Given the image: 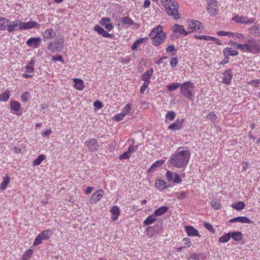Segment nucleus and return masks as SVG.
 Instances as JSON below:
<instances>
[{
  "mask_svg": "<svg viewBox=\"0 0 260 260\" xmlns=\"http://www.w3.org/2000/svg\"><path fill=\"white\" fill-rule=\"evenodd\" d=\"M207 10L211 16H215L218 11L217 3L211 5V6H207Z\"/></svg>",
  "mask_w": 260,
  "mask_h": 260,
  "instance_id": "obj_25",
  "label": "nucleus"
},
{
  "mask_svg": "<svg viewBox=\"0 0 260 260\" xmlns=\"http://www.w3.org/2000/svg\"><path fill=\"white\" fill-rule=\"evenodd\" d=\"M204 225L206 229H207L212 233L214 234L215 232V230L211 224L208 222H205Z\"/></svg>",
  "mask_w": 260,
  "mask_h": 260,
  "instance_id": "obj_51",
  "label": "nucleus"
},
{
  "mask_svg": "<svg viewBox=\"0 0 260 260\" xmlns=\"http://www.w3.org/2000/svg\"><path fill=\"white\" fill-rule=\"evenodd\" d=\"M165 163V160L160 159L153 163L148 170L149 172H153L157 168L160 167Z\"/></svg>",
  "mask_w": 260,
  "mask_h": 260,
  "instance_id": "obj_30",
  "label": "nucleus"
},
{
  "mask_svg": "<svg viewBox=\"0 0 260 260\" xmlns=\"http://www.w3.org/2000/svg\"><path fill=\"white\" fill-rule=\"evenodd\" d=\"M245 204L242 201H239L236 203L233 204L231 207L237 210H241L244 208Z\"/></svg>",
  "mask_w": 260,
  "mask_h": 260,
  "instance_id": "obj_35",
  "label": "nucleus"
},
{
  "mask_svg": "<svg viewBox=\"0 0 260 260\" xmlns=\"http://www.w3.org/2000/svg\"><path fill=\"white\" fill-rule=\"evenodd\" d=\"M166 52L167 53H171L173 51H176V49L175 48V46L173 45H170L166 48Z\"/></svg>",
  "mask_w": 260,
  "mask_h": 260,
  "instance_id": "obj_64",
  "label": "nucleus"
},
{
  "mask_svg": "<svg viewBox=\"0 0 260 260\" xmlns=\"http://www.w3.org/2000/svg\"><path fill=\"white\" fill-rule=\"evenodd\" d=\"M53 235V231L51 229L43 230L35 239L33 245L38 246L40 244L43 240H48Z\"/></svg>",
  "mask_w": 260,
  "mask_h": 260,
  "instance_id": "obj_7",
  "label": "nucleus"
},
{
  "mask_svg": "<svg viewBox=\"0 0 260 260\" xmlns=\"http://www.w3.org/2000/svg\"><path fill=\"white\" fill-rule=\"evenodd\" d=\"M231 37L233 39H238L240 40H244L245 38V36L240 32H232V35H231Z\"/></svg>",
  "mask_w": 260,
  "mask_h": 260,
  "instance_id": "obj_42",
  "label": "nucleus"
},
{
  "mask_svg": "<svg viewBox=\"0 0 260 260\" xmlns=\"http://www.w3.org/2000/svg\"><path fill=\"white\" fill-rule=\"evenodd\" d=\"M231 238V234L230 232H229L220 237L218 239V241L220 243H224L229 242Z\"/></svg>",
  "mask_w": 260,
  "mask_h": 260,
  "instance_id": "obj_36",
  "label": "nucleus"
},
{
  "mask_svg": "<svg viewBox=\"0 0 260 260\" xmlns=\"http://www.w3.org/2000/svg\"><path fill=\"white\" fill-rule=\"evenodd\" d=\"M11 180L10 177L8 175H6L3 178V181L1 182L0 185V190L3 191L5 190L9 184Z\"/></svg>",
  "mask_w": 260,
  "mask_h": 260,
  "instance_id": "obj_28",
  "label": "nucleus"
},
{
  "mask_svg": "<svg viewBox=\"0 0 260 260\" xmlns=\"http://www.w3.org/2000/svg\"><path fill=\"white\" fill-rule=\"evenodd\" d=\"M93 29L99 35H102L103 37L105 38H112L113 37L112 34H109L106 30H105L103 27H102L99 25H96L93 27Z\"/></svg>",
  "mask_w": 260,
  "mask_h": 260,
  "instance_id": "obj_22",
  "label": "nucleus"
},
{
  "mask_svg": "<svg viewBox=\"0 0 260 260\" xmlns=\"http://www.w3.org/2000/svg\"><path fill=\"white\" fill-rule=\"evenodd\" d=\"M100 23L102 25L104 26L105 28L109 31L113 28V26L110 22V19L109 18H103L100 21Z\"/></svg>",
  "mask_w": 260,
  "mask_h": 260,
  "instance_id": "obj_23",
  "label": "nucleus"
},
{
  "mask_svg": "<svg viewBox=\"0 0 260 260\" xmlns=\"http://www.w3.org/2000/svg\"><path fill=\"white\" fill-rule=\"evenodd\" d=\"M148 38L147 37L142 38L136 40L132 45L131 48L132 50L137 49L138 46L140 45V44L143 43L144 41L147 40Z\"/></svg>",
  "mask_w": 260,
  "mask_h": 260,
  "instance_id": "obj_39",
  "label": "nucleus"
},
{
  "mask_svg": "<svg viewBox=\"0 0 260 260\" xmlns=\"http://www.w3.org/2000/svg\"><path fill=\"white\" fill-rule=\"evenodd\" d=\"M110 212L111 213L112 220L116 221L120 214V208L118 206L115 205L111 208Z\"/></svg>",
  "mask_w": 260,
  "mask_h": 260,
  "instance_id": "obj_19",
  "label": "nucleus"
},
{
  "mask_svg": "<svg viewBox=\"0 0 260 260\" xmlns=\"http://www.w3.org/2000/svg\"><path fill=\"white\" fill-rule=\"evenodd\" d=\"M248 84L251 85L253 87L256 88L258 87L260 84V80H253L250 82H248Z\"/></svg>",
  "mask_w": 260,
  "mask_h": 260,
  "instance_id": "obj_53",
  "label": "nucleus"
},
{
  "mask_svg": "<svg viewBox=\"0 0 260 260\" xmlns=\"http://www.w3.org/2000/svg\"><path fill=\"white\" fill-rule=\"evenodd\" d=\"M222 77V82L226 85H230L233 78L231 69H226L223 73Z\"/></svg>",
  "mask_w": 260,
  "mask_h": 260,
  "instance_id": "obj_14",
  "label": "nucleus"
},
{
  "mask_svg": "<svg viewBox=\"0 0 260 260\" xmlns=\"http://www.w3.org/2000/svg\"><path fill=\"white\" fill-rule=\"evenodd\" d=\"M155 186L159 190H162L168 187L165 181L162 179L156 180Z\"/></svg>",
  "mask_w": 260,
  "mask_h": 260,
  "instance_id": "obj_29",
  "label": "nucleus"
},
{
  "mask_svg": "<svg viewBox=\"0 0 260 260\" xmlns=\"http://www.w3.org/2000/svg\"><path fill=\"white\" fill-rule=\"evenodd\" d=\"M174 176V173L171 172L170 171H167L166 174V177L169 182L172 181L173 180V177Z\"/></svg>",
  "mask_w": 260,
  "mask_h": 260,
  "instance_id": "obj_52",
  "label": "nucleus"
},
{
  "mask_svg": "<svg viewBox=\"0 0 260 260\" xmlns=\"http://www.w3.org/2000/svg\"><path fill=\"white\" fill-rule=\"evenodd\" d=\"M233 20L237 23L241 24H250L253 23L255 21V19L253 18H248L243 16H236Z\"/></svg>",
  "mask_w": 260,
  "mask_h": 260,
  "instance_id": "obj_10",
  "label": "nucleus"
},
{
  "mask_svg": "<svg viewBox=\"0 0 260 260\" xmlns=\"http://www.w3.org/2000/svg\"><path fill=\"white\" fill-rule=\"evenodd\" d=\"M194 37L195 39H199V40H204L206 41H218V39L213 37H211V36H209L196 35V36H194ZM216 43L218 45L221 44V43H219L218 42H216Z\"/></svg>",
  "mask_w": 260,
  "mask_h": 260,
  "instance_id": "obj_26",
  "label": "nucleus"
},
{
  "mask_svg": "<svg viewBox=\"0 0 260 260\" xmlns=\"http://www.w3.org/2000/svg\"><path fill=\"white\" fill-rule=\"evenodd\" d=\"M194 88L195 86L193 83L190 81L185 82L180 85V93L189 100L193 101L194 99L193 94Z\"/></svg>",
  "mask_w": 260,
  "mask_h": 260,
  "instance_id": "obj_5",
  "label": "nucleus"
},
{
  "mask_svg": "<svg viewBox=\"0 0 260 260\" xmlns=\"http://www.w3.org/2000/svg\"><path fill=\"white\" fill-rule=\"evenodd\" d=\"M178 59L176 57L172 58L170 60V65L173 68L176 67L177 66V65L178 64Z\"/></svg>",
  "mask_w": 260,
  "mask_h": 260,
  "instance_id": "obj_61",
  "label": "nucleus"
},
{
  "mask_svg": "<svg viewBox=\"0 0 260 260\" xmlns=\"http://www.w3.org/2000/svg\"><path fill=\"white\" fill-rule=\"evenodd\" d=\"M153 70L150 69L149 70L146 71L142 75V79L145 82H148L150 83V80L153 74Z\"/></svg>",
  "mask_w": 260,
  "mask_h": 260,
  "instance_id": "obj_27",
  "label": "nucleus"
},
{
  "mask_svg": "<svg viewBox=\"0 0 260 260\" xmlns=\"http://www.w3.org/2000/svg\"><path fill=\"white\" fill-rule=\"evenodd\" d=\"M149 37L152 40L153 44L158 46L166 40L167 36L166 32L162 30V26L159 25L153 29Z\"/></svg>",
  "mask_w": 260,
  "mask_h": 260,
  "instance_id": "obj_4",
  "label": "nucleus"
},
{
  "mask_svg": "<svg viewBox=\"0 0 260 260\" xmlns=\"http://www.w3.org/2000/svg\"><path fill=\"white\" fill-rule=\"evenodd\" d=\"M10 96V91L7 90L0 94V101L6 102L9 99Z\"/></svg>",
  "mask_w": 260,
  "mask_h": 260,
  "instance_id": "obj_41",
  "label": "nucleus"
},
{
  "mask_svg": "<svg viewBox=\"0 0 260 260\" xmlns=\"http://www.w3.org/2000/svg\"><path fill=\"white\" fill-rule=\"evenodd\" d=\"M191 153L188 150H183L177 152L170 157L168 166L177 168H183L187 166L190 159Z\"/></svg>",
  "mask_w": 260,
  "mask_h": 260,
  "instance_id": "obj_1",
  "label": "nucleus"
},
{
  "mask_svg": "<svg viewBox=\"0 0 260 260\" xmlns=\"http://www.w3.org/2000/svg\"><path fill=\"white\" fill-rule=\"evenodd\" d=\"M29 98L30 95L29 93L28 92H25L22 94L21 99L23 102H26L29 100Z\"/></svg>",
  "mask_w": 260,
  "mask_h": 260,
  "instance_id": "obj_54",
  "label": "nucleus"
},
{
  "mask_svg": "<svg viewBox=\"0 0 260 260\" xmlns=\"http://www.w3.org/2000/svg\"><path fill=\"white\" fill-rule=\"evenodd\" d=\"M175 195L177 199L179 200H183L187 197V193L184 191L176 192Z\"/></svg>",
  "mask_w": 260,
  "mask_h": 260,
  "instance_id": "obj_44",
  "label": "nucleus"
},
{
  "mask_svg": "<svg viewBox=\"0 0 260 260\" xmlns=\"http://www.w3.org/2000/svg\"><path fill=\"white\" fill-rule=\"evenodd\" d=\"M15 28L18 27L20 30L30 29L34 28L38 29L40 27V24L36 21L29 20L26 22H23L19 19L14 20Z\"/></svg>",
  "mask_w": 260,
  "mask_h": 260,
  "instance_id": "obj_6",
  "label": "nucleus"
},
{
  "mask_svg": "<svg viewBox=\"0 0 260 260\" xmlns=\"http://www.w3.org/2000/svg\"><path fill=\"white\" fill-rule=\"evenodd\" d=\"M131 156V154H129L127 151L123 153V154H122L121 155H120L119 156V158L120 160H123V159H129Z\"/></svg>",
  "mask_w": 260,
  "mask_h": 260,
  "instance_id": "obj_59",
  "label": "nucleus"
},
{
  "mask_svg": "<svg viewBox=\"0 0 260 260\" xmlns=\"http://www.w3.org/2000/svg\"><path fill=\"white\" fill-rule=\"evenodd\" d=\"M207 117L210 119L212 122L215 123L216 122L217 116L213 112L209 113L207 115Z\"/></svg>",
  "mask_w": 260,
  "mask_h": 260,
  "instance_id": "obj_47",
  "label": "nucleus"
},
{
  "mask_svg": "<svg viewBox=\"0 0 260 260\" xmlns=\"http://www.w3.org/2000/svg\"><path fill=\"white\" fill-rule=\"evenodd\" d=\"M168 207L161 206L154 211V214L156 216H159L164 214L166 212L168 211Z\"/></svg>",
  "mask_w": 260,
  "mask_h": 260,
  "instance_id": "obj_33",
  "label": "nucleus"
},
{
  "mask_svg": "<svg viewBox=\"0 0 260 260\" xmlns=\"http://www.w3.org/2000/svg\"><path fill=\"white\" fill-rule=\"evenodd\" d=\"M41 39L40 37L30 38L26 41V45L30 47L37 48L40 43Z\"/></svg>",
  "mask_w": 260,
  "mask_h": 260,
  "instance_id": "obj_21",
  "label": "nucleus"
},
{
  "mask_svg": "<svg viewBox=\"0 0 260 260\" xmlns=\"http://www.w3.org/2000/svg\"><path fill=\"white\" fill-rule=\"evenodd\" d=\"M104 194L103 190L100 189L95 191L91 196L90 201L91 203H96L100 201Z\"/></svg>",
  "mask_w": 260,
  "mask_h": 260,
  "instance_id": "obj_17",
  "label": "nucleus"
},
{
  "mask_svg": "<svg viewBox=\"0 0 260 260\" xmlns=\"http://www.w3.org/2000/svg\"><path fill=\"white\" fill-rule=\"evenodd\" d=\"M217 35L219 36H229L231 37L232 32L225 31H219L217 32Z\"/></svg>",
  "mask_w": 260,
  "mask_h": 260,
  "instance_id": "obj_60",
  "label": "nucleus"
},
{
  "mask_svg": "<svg viewBox=\"0 0 260 260\" xmlns=\"http://www.w3.org/2000/svg\"><path fill=\"white\" fill-rule=\"evenodd\" d=\"M183 242L184 244L188 248L191 246V244H192L190 239L188 238H183Z\"/></svg>",
  "mask_w": 260,
  "mask_h": 260,
  "instance_id": "obj_62",
  "label": "nucleus"
},
{
  "mask_svg": "<svg viewBox=\"0 0 260 260\" xmlns=\"http://www.w3.org/2000/svg\"><path fill=\"white\" fill-rule=\"evenodd\" d=\"M10 110L13 111V113H15L18 115H20L21 114H17V112L21 109V105L19 102L15 100H11L10 102Z\"/></svg>",
  "mask_w": 260,
  "mask_h": 260,
  "instance_id": "obj_20",
  "label": "nucleus"
},
{
  "mask_svg": "<svg viewBox=\"0 0 260 260\" xmlns=\"http://www.w3.org/2000/svg\"><path fill=\"white\" fill-rule=\"evenodd\" d=\"M223 54L225 56L228 57L229 56H236L238 54V52L237 50L233 49L231 48L226 47L223 50Z\"/></svg>",
  "mask_w": 260,
  "mask_h": 260,
  "instance_id": "obj_31",
  "label": "nucleus"
},
{
  "mask_svg": "<svg viewBox=\"0 0 260 260\" xmlns=\"http://www.w3.org/2000/svg\"><path fill=\"white\" fill-rule=\"evenodd\" d=\"M250 29L252 31H254V34L255 35L260 36V28L258 25L255 24H254L251 27Z\"/></svg>",
  "mask_w": 260,
  "mask_h": 260,
  "instance_id": "obj_50",
  "label": "nucleus"
},
{
  "mask_svg": "<svg viewBox=\"0 0 260 260\" xmlns=\"http://www.w3.org/2000/svg\"><path fill=\"white\" fill-rule=\"evenodd\" d=\"M14 21L11 22L7 18L0 16V30H7L9 32H12L15 29Z\"/></svg>",
  "mask_w": 260,
  "mask_h": 260,
  "instance_id": "obj_8",
  "label": "nucleus"
},
{
  "mask_svg": "<svg viewBox=\"0 0 260 260\" xmlns=\"http://www.w3.org/2000/svg\"><path fill=\"white\" fill-rule=\"evenodd\" d=\"M184 122V119H177L176 120L168 126L169 129H171L174 131H178L182 129L183 127V123Z\"/></svg>",
  "mask_w": 260,
  "mask_h": 260,
  "instance_id": "obj_13",
  "label": "nucleus"
},
{
  "mask_svg": "<svg viewBox=\"0 0 260 260\" xmlns=\"http://www.w3.org/2000/svg\"><path fill=\"white\" fill-rule=\"evenodd\" d=\"M181 84L179 83H174L167 85V87L169 91H174L179 87H180Z\"/></svg>",
  "mask_w": 260,
  "mask_h": 260,
  "instance_id": "obj_45",
  "label": "nucleus"
},
{
  "mask_svg": "<svg viewBox=\"0 0 260 260\" xmlns=\"http://www.w3.org/2000/svg\"><path fill=\"white\" fill-rule=\"evenodd\" d=\"M174 179L173 182L174 183H180L182 182V179L180 175L177 173H174Z\"/></svg>",
  "mask_w": 260,
  "mask_h": 260,
  "instance_id": "obj_55",
  "label": "nucleus"
},
{
  "mask_svg": "<svg viewBox=\"0 0 260 260\" xmlns=\"http://www.w3.org/2000/svg\"><path fill=\"white\" fill-rule=\"evenodd\" d=\"M85 144L88 148V150L92 152L98 151L99 148L98 141L94 138L87 140L85 142Z\"/></svg>",
  "mask_w": 260,
  "mask_h": 260,
  "instance_id": "obj_11",
  "label": "nucleus"
},
{
  "mask_svg": "<svg viewBox=\"0 0 260 260\" xmlns=\"http://www.w3.org/2000/svg\"><path fill=\"white\" fill-rule=\"evenodd\" d=\"M231 237L236 241H240L243 238V234L241 232H230Z\"/></svg>",
  "mask_w": 260,
  "mask_h": 260,
  "instance_id": "obj_32",
  "label": "nucleus"
},
{
  "mask_svg": "<svg viewBox=\"0 0 260 260\" xmlns=\"http://www.w3.org/2000/svg\"><path fill=\"white\" fill-rule=\"evenodd\" d=\"M125 117L124 114L121 112L120 113L116 114L113 118V119L117 121H120L122 120Z\"/></svg>",
  "mask_w": 260,
  "mask_h": 260,
  "instance_id": "obj_58",
  "label": "nucleus"
},
{
  "mask_svg": "<svg viewBox=\"0 0 260 260\" xmlns=\"http://www.w3.org/2000/svg\"><path fill=\"white\" fill-rule=\"evenodd\" d=\"M138 148V145H131L128 148V150L127 151V152L129 153V154H131V155H132V153L136 151Z\"/></svg>",
  "mask_w": 260,
  "mask_h": 260,
  "instance_id": "obj_57",
  "label": "nucleus"
},
{
  "mask_svg": "<svg viewBox=\"0 0 260 260\" xmlns=\"http://www.w3.org/2000/svg\"><path fill=\"white\" fill-rule=\"evenodd\" d=\"M237 49L243 52H249L252 54L260 53V40L251 39L245 43L240 44L236 42H231Z\"/></svg>",
  "mask_w": 260,
  "mask_h": 260,
  "instance_id": "obj_2",
  "label": "nucleus"
},
{
  "mask_svg": "<svg viewBox=\"0 0 260 260\" xmlns=\"http://www.w3.org/2000/svg\"><path fill=\"white\" fill-rule=\"evenodd\" d=\"M64 38L62 37L54 42H50L48 44V49L52 52L58 51V48L62 49L64 46Z\"/></svg>",
  "mask_w": 260,
  "mask_h": 260,
  "instance_id": "obj_9",
  "label": "nucleus"
},
{
  "mask_svg": "<svg viewBox=\"0 0 260 260\" xmlns=\"http://www.w3.org/2000/svg\"><path fill=\"white\" fill-rule=\"evenodd\" d=\"M131 110V107L130 104H127L122 109L121 113L124 114V116H126L128 113H129Z\"/></svg>",
  "mask_w": 260,
  "mask_h": 260,
  "instance_id": "obj_48",
  "label": "nucleus"
},
{
  "mask_svg": "<svg viewBox=\"0 0 260 260\" xmlns=\"http://www.w3.org/2000/svg\"><path fill=\"white\" fill-rule=\"evenodd\" d=\"M172 30L174 32L177 33L182 37L186 36L188 35V32L185 30L183 25L177 24L173 25Z\"/></svg>",
  "mask_w": 260,
  "mask_h": 260,
  "instance_id": "obj_16",
  "label": "nucleus"
},
{
  "mask_svg": "<svg viewBox=\"0 0 260 260\" xmlns=\"http://www.w3.org/2000/svg\"><path fill=\"white\" fill-rule=\"evenodd\" d=\"M74 84L73 87L78 90H83L84 88V84L82 80L79 78H74L73 79Z\"/></svg>",
  "mask_w": 260,
  "mask_h": 260,
  "instance_id": "obj_24",
  "label": "nucleus"
},
{
  "mask_svg": "<svg viewBox=\"0 0 260 260\" xmlns=\"http://www.w3.org/2000/svg\"><path fill=\"white\" fill-rule=\"evenodd\" d=\"M149 85V83L148 82H144V83L143 84V85L141 87L140 92L141 93H143L144 92V91H145L146 89L148 87Z\"/></svg>",
  "mask_w": 260,
  "mask_h": 260,
  "instance_id": "obj_63",
  "label": "nucleus"
},
{
  "mask_svg": "<svg viewBox=\"0 0 260 260\" xmlns=\"http://www.w3.org/2000/svg\"><path fill=\"white\" fill-rule=\"evenodd\" d=\"M187 24L189 28L194 30L202 29L203 28V25H202L201 22L198 20L188 19L187 20Z\"/></svg>",
  "mask_w": 260,
  "mask_h": 260,
  "instance_id": "obj_15",
  "label": "nucleus"
},
{
  "mask_svg": "<svg viewBox=\"0 0 260 260\" xmlns=\"http://www.w3.org/2000/svg\"><path fill=\"white\" fill-rule=\"evenodd\" d=\"M184 228L185 232L189 237L197 236L198 237H201V236L199 234L198 231L193 226L186 225Z\"/></svg>",
  "mask_w": 260,
  "mask_h": 260,
  "instance_id": "obj_18",
  "label": "nucleus"
},
{
  "mask_svg": "<svg viewBox=\"0 0 260 260\" xmlns=\"http://www.w3.org/2000/svg\"><path fill=\"white\" fill-rule=\"evenodd\" d=\"M175 117V113L174 111H170L167 113L166 116V120H170L171 121H173L174 120Z\"/></svg>",
  "mask_w": 260,
  "mask_h": 260,
  "instance_id": "obj_46",
  "label": "nucleus"
},
{
  "mask_svg": "<svg viewBox=\"0 0 260 260\" xmlns=\"http://www.w3.org/2000/svg\"><path fill=\"white\" fill-rule=\"evenodd\" d=\"M26 71L27 73H32L34 71V64L29 62L27 66H25Z\"/></svg>",
  "mask_w": 260,
  "mask_h": 260,
  "instance_id": "obj_56",
  "label": "nucleus"
},
{
  "mask_svg": "<svg viewBox=\"0 0 260 260\" xmlns=\"http://www.w3.org/2000/svg\"><path fill=\"white\" fill-rule=\"evenodd\" d=\"M156 220L157 218L154 214L150 215L144 220V223L145 225H149L153 223Z\"/></svg>",
  "mask_w": 260,
  "mask_h": 260,
  "instance_id": "obj_34",
  "label": "nucleus"
},
{
  "mask_svg": "<svg viewBox=\"0 0 260 260\" xmlns=\"http://www.w3.org/2000/svg\"><path fill=\"white\" fill-rule=\"evenodd\" d=\"M161 4L168 15L172 16L175 20L180 18L179 5L175 0H161Z\"/></svg>",
  "mask_w": 260,
  "mask_h": 260,
  "instance_id": "obj_3",
  "label": "nucleus"
},
{
  "mask_svg": "<svg viewBox=\"0 0 260 260\" xmlns=\"http://www.w3.org/2000/svg\"><path fill=\"white\" fill-rule=\"evenodd\" d=\"M237 222L243 223H253V221L248 219L246 216L237 217Z\"/></svg>",
  "mask_w": 260,
  "mask_h": 260,
  "instance_id": "obj_37",
  "label": "nucleus"
},
{
  "mask_svg": "<svg viewBox=\"0 0 260 260\" xmlns=\"http://www.w3.org/2000/svg\"><path fill=\"white\" fill-rule=\"evenodd\" d=\"M44 41L51 40L56 36V32L52 28L45 29L41 34Z\"/></svg>",
  "mask_w": 260,
  "mask_h": 260,
  "instance_id": "obj_12",
  "label": "nucleus"
},
{
  "mask_svg": "<svg viewBox=\"0 0 260 260\" xmlns=\"http://www.w3.org/2000/svg\"><path fill=\"white\" fill-rule=\"evenodd\" d=\"M122 22L123 24L127 25H132L134 24V21L128 17H124L122 20Z\"/></svg>",
  "mask_w": 260,
  "mask_h": 260,
  "instance_id": "obj_43",
  "label": "nucleus"
},
{
  "mask_svg": "<svg viewBox=\"0 0 260 260\" xmlns=\"http://www.w3.org/2000/svg\"><path fill=\"white\" fill-rule=\"evenodd\" d=\"M32 253L33 251L31 249L27 250L23 254L20 260H28L32 256Z\"/></svg>",
  "mask_w": 260,
  "mask_h": 260,
  "instance_id": "obj_40",
  "label": "nucleus"
},
{
  "mask_svg": "<svg viewBox=\"0 0 260 260\" xmlns=\"http://www.w3.org/2000/svg\"><path fill=\"white\" fill-rule=\"evenodd\" d=\"M210 205L215 210H219L221 208L220 203L215 201H212L210 203Z\"/></svg>",
  "mask_w": 260,
  "mask_h": 260,
  "instance_id": "obj_49",
  "label": "nucleus"
},
{
  "mask_svg": "<svg viewBox=\"0 0 260 260\" xmlns=\"http://www.w3.org/2000/svg\"><path fill=\"white\" fill-rule=\"evenodd\" d=\"M46 159V156L44 154H40L38 158H36L34 161H33V166H37L40 165L41 162Z\"/></svg>",
  "mask_w": 260,
  "mask_h": 260,
  "instance_id": "obj_38",
  "label": "nucleus"
}]
</instances>
